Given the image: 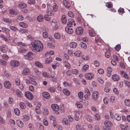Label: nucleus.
I'll use <instances>...</instances> for the list:
<instances>
[{"label": "nucleus", "mask_w": 130, "mask_h": 130, "mask_svg": "<svg viewBox=\"0 0 130 130\" xmlns=\"http://www.w3.org/2000/svg\"><path fill=\"white\" fill-rule=\"evenodd\" d=\"M42 95L43 97L46 99H48L50 97V94L47 92H43L42 93Z\"/></svg>", "instance_id": "21"}, {"label": "nucleus", "mask_w": 130, "mask_h": 130, "mask_svg": "<svg viewBox=\"0 0 130 130\" xmlns=\"http://www.w3.org/2000/svg\"><path fill=\"white\" fill-rule=\"evenodd\" d=\"M51 24L53 29L56 30L58 29V26L56 21L54 22L53 21Z\"/></svg>", "instance_id": "12"}, {"label": "nucleus", "mask_w": 130, "mask_h": 130, "mask_svg": "<svg viewBox=\"0 0 130 130\" xmlns=\"http://www.w3.org/2000/svg\"><path fill=\"white\" fill-rule=\"evenodd\" d=\"M89 67V66L88 65H85L83 67V70L84 71H86L88 69Z\"/></svg>", "instance_id": "58"}, {"label": "nucleus", "mask_w": 130, "mask_h": 130, "mask_svg": "<svg viewBox=\"0 0 130 130\" xmlns=\"http://www.w3.org/2000/svg\"><path fill=\"white\" fill-rule=\"evenodd\" d=\"M1 50L3 52H5L7 51L8 47L6 46H3L1 48Z\"/></svg>", "instance_id": "33"}, {"label": "nucleus", "mask_w": 130, "mask_h": 130, "mask_svg": "<svg viewBox=\"0 0 130 130\" xmlns=\"http://www.w3.org/2000/svg\"><path fill=\"white\" fill-rule=\"evenodd\" d=\"M43 114L45 115H47L48 113V109L46 108H43Z\"/></svg>", "instance_id": "40"}, {"label": "nucleus", "mask_w": 130, "mask_h": 130, "mask_svg": "<svg viewBox=\"0 0 130 130\" xmlns=\"http://www.w3.org/2000/svg\"><path fill=\"white\" fill-rule=\"evenodd\" d=\"M5 87L9 89L11 86L10 83L8 81H5L4 83Z\"/></svg>", "instance_id": "15"}, {"label": "nucleus", "mask_w": 130, "mask_h": 130, "mask_svg": "<svg viewBox=\"0 0 130 130\" xmlns=\"http://www.w3.org/2000/svg\"><path fill=\"white\" fill-rule=\"evenodd\" d=\"M24 18L23 16L21 15H20L18 16L17 19L18 20L22 21L24 19Z\"/></svg>", "instance_id": "59"}, {"label": "nucleus", "mask_w": 130, "mask_h": 130, "mask_svg": "<svg viewBox=\"0 0 130 130\" xmlns=\"http://www.w3.org/2000/svg\"><path fill=\"white\" fill-rule=\"evenodd\" d=\"M16 123L17 125L20 127H22L24 126V124L20 120H18L16 121Z\"/></svg>", "instance_id": "17"}, {"label": "nucleus", "mask_w": 130, "mask_h": 130, "mask_svg": "<svg viewBox=\"0 0 130 130\" xmlns=\"http://www.w3.org/2000/svg\"><path fill=\"white\" fill-rule=\"evenodd\" d=\"M19 31L21 32L23 34L26 32H28V30H27L25 29H20Z\"/></svg>", "instance_id": "53"}, {"label": "nucleus", "mask_w": 130, "mask_h": 130, "mask_svg": "<svg viewBox=\"0 0 130 130\" xmlns=\"http://www.w3.org/2000/svg\"><path fill=\"white\" fill-rule=\"evenodd\" d=\"M27 49L25 48L21 47L19 49V52L21 53H25L27 52Z\"/></svg>", "instance_id": "18"}, {"label": "nucleus", "mask_w": 130, "mask_h": 130, "mask_svg": "<svg viewBox=\"0 0 130 130\" xmlns=\"http://www.w3.org/2000/svg\"><path fill=\"white\" fill-rule=\"evenodd\" d=\"M124 103L126 105L128 106H130V100L125 99L124 101Z\"/></svg>", "instance_id": "43"}, {"label": "nucleus", "mask_w": 130, "mask_h": 130, "mask_svg": "<svg viewBox=\"0 0 130 130\" xmlns=\"http://www.w3.org/2000/svg\"><path fill=\"white\" fill-rule=\"evenodd\" d=\"M19 25L21 27L24 28H26L27 26L26 24L22 22L20 23Z\"/></svg>", "instance_id": "42"}, {"label": "nucleus", "mask_w": 130, "mask_h": 130, "mask_svg": "<svg viewBox=\"0 0 130 130\" xmlns=\"http://www.w3.org/2000/svg\"><path fill=\"white\" fill-rule=\"evenodd\" d=\"M51 76V77H49V78H51V80L53 82H56L57 80V78L55 76Z\"/></svg>", "instance_id": "56"}, {"label": "nucleus", "mask_w": 130, "mask_h": 130, "mask_svg": "<svg viewBox=\"0 0 130 130\" xmlns=\"http://www.w3.org/2000/svg\"><path fill=\"white\" fill-rule=\"evenodd\" d=\"M74 54L76 57H80L82 55V52L79 51H77L74 53Z\"/></svg>", "instance_id": "25"}, {"label": "nucleus", "mask_w": 130, "mask_h": 130, "mask_svg": "<svg viewBox=\"0 0 130 130\" xmlns=\"http://www.w3.org/2000/svg\"><path fill=\"white\" fill-rule=\"evenodd\" d=\"M37 126L38 127H39V130H44V126L42 125L40 123H38L37 124Z\"/></svg>", "instance_id": "48"}, {"label": "nucleus", "mask_w": 130, "mask_h": 130, "mask_svg": "<svg viewBox=\"0 0 130 130\" xmlns=\"http://www.w3.org/2000/svg\"><path fill=\"white\" fill-rule=\"evenodd\" d=\"M55 38L56 39H60L61 37V35L58 32H56L54 34Z\"/></svg>", "instance_id": "32"}, {"label": "nucleus", "mask_w": 130, "mask_h": 130, "mask_svg": "<svg viewBox=\"0 0 130 130\" xmlns=\"http://www.w3.org/2000/svg\"><path fill=\"white\" fill-rule=\"evenodd\" d=\"M10 64L12 67L16 68L18 67L20 64L19 62L16 60H12L10 61Z\"/></svg>", "instance_id": "2"}, {"label": "nucleus", "mask_w": 130, "mask_h": 130, "mask_svg": "<svg viewBox=\"0 0 130 130\" xmlns=\"http://www.w3.org/2000/svg\"><path fill=\"white\" fill-rule=\"evenodd\" d=\"M105 126H106L108 127H110L112 126V123L109 121H106L104 122Z\"/></svg>", "instance_id": "13"}, {"label": "nucleus", "mask_w": 130, "mask_h": 130, "mask_svg": "<svg viewBox=\"0 0 130 130\" xmlns=\"http://www.w3.org/2000/svg\"><path fill=\"white\" fill-rule=\"evenodd\" d=\"M10 28L11 30L14 31H16L17 30V29L16 27L13 26H11L10 27Z\"/></svg>", "instance_id": "62"}, {"label": "nucleus", "mask_w": 130, "mask_h": 130, "mask_svg": "<svg viewBox=\"0 0 130 130\" xmlns=\"http://www.w3.org/2000/svg\"><path fill=\"white\" fill-rule=\"evenodd\" d=\"M35 3V0H29L28 1L27 3L29 5H34Z\"/></svg>", "instance_id": "51"}, {"label": "nucleus", "mask_w": 130, "mask_h": 130, "mask_svg": "<svg viewBox=\"0 0 130 130\" xmlns=\"http://www.w3.org/2000/svg\"><path fill=\"white\" fill-rule=\"evenodd\" d=\"M32 54L31 52H29L27 53L26 55V58L27 59L29 60L33 59Z\"/></svg>", "instance_id": "8"}, {"label": "nucleus", "mask_w": 130, "mask_h": 130, "mask_svg": "<svg viewBox=\"0 0 130 130\" xmlns=\"http://www.w3.org/2000/svg\"><path fill=\"white\" fill-rule=\"evenodd\" d=\"M23 119L25 121H26L29 119V117L28 116L26 115H23Z\"/></svg>", "instance_id": "54"}, {"label": "nucleus", "mask_w": 130, "mask_h": 130, "mask_svg": "<svg viewBox=\"0 0 130 130\" xmlns=\"http://www.w3.org/2000/svg\"><path fill=\"white\" fill-rule=\"evenodd\" d=\"M75 22L74 20L72 19H70L68 20L67 23V26L68 27H71L73 25V23Z\"/></svg>", "instance_id": "11"}, {"label": "nucleus", "mask_w": 130, "mask_h": 130, "mask_svg": "<svg viewBox=\"0 0 130 130\" xmlns=\"http://www.w3.org/2000/svg\"><path fill=\"white\" fill-rule=\"evenodd\" d=\"M19 105L20 107L22 109L25 108L24 106L25 104L23 102H21L19 103Z\"/></svg>", "instance_id": "63"}, {"label": "nucleus", "mask_w": 130, "mask_h": 130, "mask_svg": "<svg viewBox=\"0 0 130 130\" xmlns=\"http://www.w3.org/2000/svg\"><path fill=\"white\" fill-rule=\"evenodd\" d=\"M65 29L66 31L69 34H72L73 32V29L70 27H66Z\"/></svg>", "instance_id": "10"}, {"label": "nucleus", "mask_w": 130, "mask_h": 130, "mask_svg": "<svg viewBox=\"0 0 130 130\" xmlns=\"http://www.w3.org/2000/svg\"><path fill=\"white\" fill-rule=\"evenodd\" d=\"M121 48V46L120 44H118L116 45L115 47V49L116 51H118Z\"/></svg>", "instance_id": "55"}, {"label": "nucleus", "mask_w": 130, "mask_h": 130, "mask_svg": "<svg viewBox=\"0 0 130 130\" xmlns=\"http://www.w3.org/2000/svg\"><path fill=\"white\" fill-rule=\"evenodd\" d=\"M52 109L54 111H58L59 109V106L57 104H52L51 105Z\"/></svg>", "instance_id": "14"}, {"label": "nucleus", "mask_w": 130, "mask_h": 130, "mask_svg": "<svg viewBox=\"0 0 130 130\" xmlns=\"http://www.w3.org/2000/svg\"><path fill=\"white\" fill-rule=\"evenodd\" d=\"M50 16L51 15H48L47 14L44 15V19L46 21H49L51 20V18Z\"/></svg>", "instance_id": "47"}, {"label": "nucleus", "mask_w": 130, "mask_h": 130, "mask_svg": "<svg viewBox=\"0 0 130 130\" xmlns=\"http://www.w3.org/2000/svg\"><path fill=\"white\" fill-rule=\"evenodd\" d=\"M41 42L38 40H35L32 42L31 45L32 46V50L35 51V52H39L42 50L43 48V44Z\"/></svg>", "instance_id": "1"}, {"label": "nucleus", "mask_w": 130, "mask_h": 130, "mask_svg": "<svg viewBox=\"0 0 130 130\" xmlns=\"http://www.w3.org/2000/svg\"><path fill=\"white\" fill-rule=\"evenodd\" d=\"M26 97L29 99L31 100L33 98V95L29 91H27L25 93Z\"/></svg>", "instance_id": "5"}, {"label": "nucleus", "mask_w": 130, "mask_h": 130, "mask_svg": "<svg viewBox=\"0 0 130 130\" xmlns=\"http://www.w3.org/2000/svg\"><path fill=\"white\" fill-rule=\"evenodd\" d=\"M98 82L101 84H103L104 83V81L101 77H99L97 78Z\"/></svg>", "instance_id": "64"}, {"label": "nucleus", "mask_w": 130, "mask_h": 130, "mask_svg": "<svg viewBox=\"0 0 130 130\" xmlns=\"http://www.w3.org/2000/svg\"><path fill=\"white\" fill-rule=\"evenodd\" d=\"M78 97L80 99V102H82V100H83V93L82 92L80 91L78 93Z\"/></svg>", "instance_id": "37"}, {"label": "nucleus", "mask_w": 130, "mask_h": 130, "mask_svg": "<svg viewBox=\"0 0 130 130\" xmlns=\"http://www.w3.org/2000/svg\"><path fill=\"white\" fill-rule=\"evenodd\" d=\"M66 68L69 69L70 68V64L66 61L63 62Z\"/></svg>", "instance_id": "41"}, {"label": "nucleus", "mask_w": 130, "mask_h": 130, "mask_svg": "<svg viewBox=\"0 0 130 130\" xmlns=\"http://www.w3.org/2000/svg\"><path fill=\"white\" fill-rule=\"evenodd\" d=\"M63 123L65 124L66 125H69L70 124L69 122L68 121L67 118H64L62 121Z\"/></svg>", "instance_id": "31"}, {"label": "nucleus", "mask_w": 130, "mask_h": 130, "mask_svg": "<svg viewBox=\"0 0 130 130\" xmlns=\"http://www.w3.org/2000/svg\"><path fill=\"white\" fill-rule=\"evenodd\" d=\"M3 20L7 23H10L12 22V21L10 19L7 18H3Z\"/></svg>", "instance_id": "38"}, {"label": "nucleus", "mask_w": 130, "mask_h": 130, "mask_svg": "<svg viewBox=\"0 0 130 130\" xmlns=\"http://www.w3.org/2000/svg\"><path fill=\"white\" fill-rule=\"evenodd\" d=\"M94 119L95 120L99 121L100 120V117L98 113H96L94 116Z\"/></svg>", "instance_id": "52"}, {"label": "nucleus", "mask_w": 130, "mask_h": 130, "mask_svg": "<svg viewBox=\"0 0 130 130\" xmlns=\"http://www.w3.org/2000/svg\"><path fill=\"white\" fill-rule=\"evenodd\" d=\"M37 20L39 22H42L44 20L43 16L41 14L39 15L37 18Z\"/></svg>", "instance_id": "26"}, {"label": "nucleus", "mask_w": 130, "mask_h": 130, "mask_svg": "<svg viewBox=\"0 0 130 130\" xmlns=\"http://www.w3.org/2000/svg\"><path fill=\"white\" fill-rule=\"evenodd\" d=\"M53 9L54 11H57L58 10V7L55 3H54L53 4Z\"/></svg>", "instance_id": "36"}, {"label": "nucleus", "mask_w": 130, "mask_h": 130, "mask_svg": "<svg viewBox=\"0 0 130 130\" xmlns=\"http://www.w3.org/2000/svg\"><path fill=\"white\" fill-rule=\"evenodd\" d=\"M10 13L11 14L13 15H17L18 14L19 11L18 10L16 9L14 10H11L10 11Z\"/></svg>", "instance_id": "22"}, {"label": "nucleus", "mask_w": 130, "mask_h": 130, "mask_svg": "<svg viewBox=\"0 0 130 130\" xmlns=\"http://www.w3.org/2000/svg\"><path fill=\"white\" fill-rule=\"evenodd\" d=\"M72 73L73 74H75L76 75L78 74V71L76 69H74L72 70Z\"/></svg>", "instance_id": "57"}, {"label": "nucleus", "mask_w": 130, "mask_h": 130, "mask_svg": "<svg viewBox=\"0 0 130 130\" xmlns=\"http://www.w3.org/2000/svg\"><path fill=\"white\" fill-rule=\"evenodd\" d=\"M14 112L15 114L19 116L20 115V111L19 110L18 108H16L14 109Z\"/></svg>", "instance_id": "49"}, {"label": "nucleus", "mask_w": 130, "mask_h": 130, "mask_svg": "<svg viewBox=\"0 0 130 130\" xmlns=\"http://www.w3.org/2000/svg\"><path fill=\"white\" fill-rule=\"evenodd\" d=\"M63 93L67 96L69 95L70 94V92L67 89H65L62 90Z\"/></svg>", "instance_id": "29"}, {"label": "nucleus", "mask_w": 130, "mask_h": 130, "mask_svg": "<svg viewBox=\"0 0 130 130\" xmlns=\"http://www.w3.org/2000/svg\"><path fill=\"white\" fill-rule=\"evenodd\" d=\"M0 64L1 65L5 66L7 64V63L6 61L3 59L0 60Z\"/></svg>", "instance_id": "35"}, {"label": "nucleus", "mask_w": 130, "mask_h": 130, "mask_svg": "<svg viewBox=\"0 0 130 130\" xmlns=\"http://www.w3.org/2000/svg\"><path fill=\"white\" fill-rule=\"evenodd\" d=\"M15 92L17 95L18 97H22L23 94L19 90H16L15 91Z\"/></svg>", "instance_id": "24"}, {"label": "nucleus", "mask_w": 130, "mask_h": 130, "mask_svg": "<svg viewBox=\"0 0 130 130\" xmlns=\"http://www.w3.org/2000/svg\"><path fill=\"white\" fill-rule=\"evenodd\" d=\"M83 29L81 27H79L77 28L75 30V33L77 35H81L83 34Z\"/></svg>", "instance_id": "4"}, {"label": "nucleus", "mask_w": 130, "mask_h": 130, "mask_svg": "<svg viewBox=\"0 0 130 130\" xmlns=\"http://www.w3.org/2000/svg\"><path fill=\"white\" fill-rule=\"evenodd\" d=\"M98 93L96 91L92 93V98L93 101H96L98 97Z\"/></svg>", "instance_id": "7"}, {"label": "nucleus", "mask_w": 130, "mask_h": 130, "mask_svg": "<svg viewBox=\"0 0 130 130\" xmlns=\"http://www.w3.org/2000/svg\"><path fill=\"white\" fill-rule=\"evenodd\" d=\"M85 95H84V98L86 99H88L89 98V90L87 88L85 89Z\"/></svg>", "instance_id": "9"}, {"label": "nucleus", "mask_w": 130, "mask_h": 130, "mask_svg": "<svg viewBox=\"0 0 130 130\" xmlns=\"http://www.w3.org/2000/svg\"><path fill=\"white\" fill-rule=\"evenodd\" d=\"M41 107V105L40 104H38V105L36 107L35 110L36 112L37 113H40V108Z\"/></svg>", "instance_id": "19"}, {"label": "nucleus", "mask_w": 130, "mask_h": 130, "mask_svg": "<svg viewBox=\"0 0 130 130\" xmlns=\"http://www.w3.org/2000/svg\"><path fill=\"white\" fill-rule=\"evenodd\" d=\"M0 37L1 38L2 40L5 41H6L8 40L7 39L5 36H4L3 34H1L0 35Z\"/></svg>", "instance_id": "45"}, {"label": "nucleus", "mask_w": 130, "mask_h": 130, "mask_svg": "<svg viewBox=\"0 0 130 130\" xmlns=\"http://www.w3.org/2000/svg\"><path fill=\"white\" fill-rule=\"evenodd\" d=\"M48 90L51 93H54L56 91V89L54 87H48Z\"/></svg>", "instance_id": "30"}, {"label": "nucleus", "mask_w": 130, "mask_h": 130, "mask_svg": "<svg viewBox=\"0 0 130 130\" xmlns=\"http://www.w3.org/2000/svg\"><path fill=\"white\" fill-rule=\"evenodd\" d=\"M52 57H50L46 59L45 62L46 64H48L52 61Z\"/></svg>", "instance_id": "27"}, {"label": "nucleus", "mask_w": 130, "mask_h": 130, "mask_svg": "<svg viewBox=\"0 0 130 130\" xmlns=\"http://www.w3.org/2000/svg\"><path fill=\"white\" fill-rule=\"evenodd\" d=\"M77 44L75 42H71L70 44V46L71 48H75L77 46Z\"/></svg>", "instance_id": "23"}, {"label": "nucleus", "mask_w": 130, "mask_h": 130, "mask_svg": "<svg viewBox=\"0 0 130 130\" xmlns=\"http://www.w3.org/2000/svg\"><path fill=\"white\" fill-rule=\"evenodd\" d=\"M18 7L20 8H24L27 7V5L25 4L22 3L19 4L18 6Z\"/></svg>", "instance_id": "28"}, {"label": "nucleus", "mask_w": 130, "mask_h": 130, "mask_svg": "<svg viewBox=\"0 0 130 130\" xmlns=\"http://www.w3.org/2000/svg\"><path fill=\"white\" fill-rule=\"evenodd\" d=\"M80 46L83 48H86L87 47L86 44L83 42H81L80 43Z\"/></svg>", "instance_id": "50"}, {"label": "nucleus", "mask_w": 130, "mask_h": 130, "mask_svg": "<svg viewBox=\"0 0 130 130\" xmlns=\"http://www.w3.org/2000/svg\"><path fill=\"white\" fill-rule=\"evenodd\" d=\"M76 105L77 107L79 108H81L83 107V106L79 102L77 101L76 103Z\"/></svg>", "instance_id": "46"}, {"label": "nucleus", "mask_w": 130, "mask_h": 130, "mask_svg": "<svg viewBox=\"0 0 130 130\" xmlns=\"http://www.w3.org/2000/svg\"><path fill=\"white\" fill-rule=\"evenodd\" d=\"M35 64L36 65L40 68H42L43 66L42 64L38 61H36L35 62Z\"/></svg>", "instance_id": "44"}, {"label": "nucleus", "mask_w": 130, "mask_h": 130, "mask_svg": "<svg viewBox=\"0 0 130 130\" xmlns=\"http://www.w3.org/2000/svg\"><path fill=\"white\" fill-rule=\"evenodd\" d=\"M63 2L64 5L67 8H69L70 7V4L67 1H63Z\"/></svg>", "instance_id": "39"}, {"label": "nucleus", "mask_w": 130, "mask_h": 130, "mask_svg": "<svg viewBox=\"0 0 130 130\" xmlns=\"http://www.w3.org/2000/svg\"><path fill=\"white\" fill-rule=\"evenodd\" d=\"M103 101L105 104H108V99L107 98L105 97Z\"/></svg>", "instance_id": "61"}, {"label": "nucleus", "mask_w": 130, "mask_h": 130, "mask_svg": "<svg viewBox=\"0 0 130 130\" xmlns=\"http://www.w3.org/2000/svg\"><path fill=\"white\" fill-rule=\"evenodd\" d=\"M30 72L29 69L27 68H24L22 72V74L24 75H27L30 74Z\"/></svg>", "instance_id": "6"}, {"label": "nucleus", "mask_w": 130, "mask_h": 130, "mask_svg": "<svg viewBox=\"0 0 130 130\" xmlns=\"http://www.w3.org/2000/svg\"><path fill=\"white\" fill-rule=\"evenodd\" d=\"M112 79L114 81H116L119 80V78L118 75L114 74L112 76Z\"/></svg>", "instance_id": "16"}, {"label": "nucleus", "mask_w": 130, "mask_h": 130, "mask_svg": "<svg viewBox=\"0 0 130 130\" xmlns=\"http://www.w3.org/2000/svg\"><path fill=\"white\" fill-rule=\"evenodd\" d=\"M47 8L48 9L47 11V14L51 16L53 15L54 13V12L53 10L52 7H50L49 5H47Z\"/></svg>", "instance_id": "3"}, {"label": "nucleus", "mask_w": 130, "mask_h": 130, "mask_svg": "<svg viewBox=\"0 0 130 130\" xmlns=\"http://www.w3.org/2000/svg\"><path fill=\"white\" fill-rule=\"evenodd\" d=\"M115 119L118 121H120L121 119V116L118 114H116L114 115Z\"/></svg>", "instance_id": "34"}, {"label": "nucleus", "mask_w": 130, "mask_h": 130, "mask_svg": "<svg viewBox=\"0 0 130 130\" xmlns=\"http://www.w3.org/2000/svg\"><path fill=\"white\" fill-rule=\"evenodd\" d=\"M61 20L62 23L65 24L67 22L66 17L65 15H63L61 17Z\"/></svg>", "instance_id": "20"}, {"label": "nucleus", "mask_w": 130, "mask_h": 130, "mask_svg": "<svg viewBox=\"0 0 130 130\" xmlns=\"http://www.w3.org/2000/svg\"><path fill=\"white\" fill-rule=\"evenodd\" d=\"M105 56L107 58H109L110 56V54L109 51H106L105 53Z\"/></svg>", "instance_id": "60"}]
</instances>
